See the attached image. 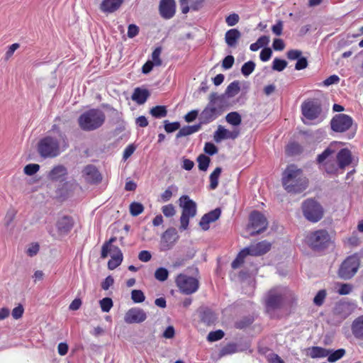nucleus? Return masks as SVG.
<instances>
[{
	"label": "nucleus",
	"mask_w": 363,
	"mask_h": 363,
	"mask_svg": "<svg viewBox=\"0 0 363 363\" xmlns=\"http://www.w3.org/2000/svg\"><path fill=\"white\" fill-rule=\"evenodd\" d=\"M284 189L291 194H300L308 187V181L301 169L294 164L288 165L281 178Z\"/></svg>",
	"instance_id": "f257e3e1"
},
{
	"label": "nucleus",
	"mask_w": 363,
	"mask_h": 363,
	"mask_svg": "<svg viewBox=\"0 0 363 363\" xmlns=\"http://www.w3.org/2000/svg\"><path fill=\"white\" fill-rule=\"evenodd\" d=\"M225 96L213 92L209 95V103L200 114L201 123H208L215 120L223 112Z\"/></svg>",
	"instance_id": "f03ea898"
},
{
	"label": "nucleus",
	"mask_w": 363,
	"mask_h": 363,
	"mask_svg": "<svg viewBox=\"0 0 363 363\" xmlns=\"http://www.w3.org/2000/svg\"><path fill=\"white\" fill-rule=\"evenodd\" d=\"M106 116L99 109H91L83 113L78 118L79 127L85 131H92L99 128L104 123Z\"/></svg>",
	"instance_id": "7ed1b4c3"
},
{
	"label": "nucleus",
	"mask_w": 363,
	"mask_h": 363,
	"mask_svg": "<svg viewBox=\"0 0 363 363\" xmlns=\"http://www.w3.org/2000/svg\"><path fill=\"white\" fill-rule=\"evenodd\" d=\"M37 151L43 158H54L61 152L60 141L52 136L40 139L37 145Z\"/></svg>",
	"instance_id": "20e7f679"
},
{
	"label": "nucleus",
	"mask_w": 363,
	"mask_h": 363,
	"mask_svg": "<svg viewBox=\"0 0 363 363\" xmlns=\"http://www.w3.org/2000/svg\"><path fill=\"white\" fill-rule=\"evenodd\" d=\"M303 216L308 221L316 223L321 220L324 215L322 206L314 199H307L301 206Z\"/></svg>",
	"instance_id": "39448f33"
},
{
	"label": "nucleus",
	"mask_w": 363,
	"mask_h": 363,
	"mask_svg": "<svg viewBox=\"0 0 363 363\" xmlns=\"http://www.w3.org/2000/svg\"><path fill=\"white\" fill-rule=\"evenodd\" d=\"M180 206L182 208V213L180 218V227L181 230L187 229L189 218H193L196 213V204L194 201L191 200L188 196H182L180 199Z\"/></svg>",
	"instance_id": "423d86ee"
},
{
	"label": "nucleus",
	"mask_w": 363,
	"mask_h": 363,
	"mask_svg": "<svg viewBox=\"0 0 363 363\" xmlns=\"http://www.w3.org/2000/svg\"><path fill=\"white\" fill-rule=\"evenodd\" d=\"M330 242V237L325 230H318L310 233L306 237L307 244L315 250L326 248Z\"/></svg>",
	"instance_id": "0eeeda50"
},
{
	"label": "nucleus",
	"mask_w": 363,
	"mask_h": 363,
	"mask_svg": "<svg viewBox=\"0 0 363 363\" xmlns=\"http://www.w3.org/2000/svg\"><path fill=\"white\" fill-rule=\"evenodd\" d=\"M175 281L180 291L186 295L195 293L199 287V281L196 278L184 274H179Z\"/></svg>",
	"instance_id": "6e6552de"
},
{
	"label": "nucleus",
	"mask_w": 363,
	"mask_h": 363,
	"mask_svg": "<svg viewBox=\"0 0 363 363\" xmlns=\"http://www.w3.org/2000/svg\"><path fill=\"white\" fill-rule=\"evenodd\" d=\"M359 260L356 256L348 257L341 264L338 274L343 279L352 278L357 272Z\"/></svg>",
	"instance_id": "1a4fd4ad"
},
{
	"label": "nucleus",
	"mask_w": 363,
	"mask_h": 363,
	"mask_svg": "<svg viewBox=\"0 0 363 363\" xmlns=\"http://www.w3.org/2000/svg\"><path fill=\"white\" fill-rule=\"evenodd\" d=\"M267 225L268 222L264 215L258 211H253L250 216V223L247 228L248 230L253 229V231L250 232V235L254 236L264 231Z\"/></svg>",
	"instance_id": "9d476101"
},
{
	"label": "nucleus",
	"mask_w": 363,
	"mask_h": 363,
	"mask_svg": "<svg viewBox=\"0 0 363 363\" xmlns=\"http://www.w3.org/2000/svg\"><path fill=\"white\" fill-rule=\"evenodd\" d=\"M352 125V119L350 116L340 113L335 115L330 122L331 128L335 132L342 133L348 129Z\"/></svg>",
	"instance_id": "9b49d317"
},
{
	"label": "nucleus",
	"mask_w": 363,
	"mask_h": 363,
	"mask_svg": "<svg viewBox=\"0 0 363 363\" xmlns=\"http://www.w3.org/2000/svg\"><path fill=\"white\" fill-rule=\"evenodd\" d=\"M284 301L283 290L279 288L271 289L266 298V307L269 310H274L282 306Z\"/></svg>",
	"instance_id": "f8f14e48"
},
{
	"label": "nucleus",
	"mask_w": 363,
	"mask_h": 363,
	"mask_svg": "<svg viewBox=\"0 0 363 363\" xmlns=\"http://www.w3.org/2000/svg\"><path fill=\"white\" fill-rule=\"evenodd\" d=\"M301 111L303 116L308 120H314L321 113L320 104L315 101H308L303 103Z\"/></svg>",
	"instance_id": "ddd939ff"
},
{
	"label": "nucleus",
	"mask_w": 363,
	"mask_h": 363,
	"mask_svg": "<svg viewBox=\"0 0 363 363\" xmlns=\"http://www.w3.org/2000/svg\"><path fill=\"white\" fill-rule=\"evenodd\" d=\"M179 238L175 228H170L164 232L161 237L160 249L162 251L170 250Z\"/></svg>",
	"instance_id": "4468645a"
},
{
	"label": "nucleus",
	"mask_w": 363,
	"mask_h": 363,
	"mask_svg": "<svg viewBox=\"0 0 363 363\" xmlns=\"http://www.w3.org/2000/svg\"><path fill=\"white\" fill-rule=\"evenodd\" d=\"M146 318V313L140 308H132L124 315V321L128 324L140 323L145 321Z\"/></svg>",
	"instance_id": "2eb2a0df"
},
{
	"label": "nucleus",
	"mask_w": 363,
	"mask_h": 363,
	"mask_svg": "<svg viewBox=\"0 0 363 363\" xmlns=\"http://www.w3.org/2000/svg\"><path fill=\"white\" fill-rule=\"evenodd\" d=\"M83 177L86 182L92 184H99L102 176L96 167L92 164L86 165L82 171Z\"/></svg>",
	"instance_id": "dca6fc26"
},
{
	"label": "nucleus",
	"mask_w": 363,
	"mask_h": 363,
	"mask_svg": "<svg viewBox=\"0 0 363 363\" xmlns=\"http://www.w3.org/2000/svg\"><path fill=\"white\" fill-rule=\"evenodd\" d=\"M174 0H161L159 10L161 16L165 19L172 18L175 13Z\"/></svg>",
	"instance_id": "f3484780"
},
{
	"label": "nucleus",
	"mask_w": 363,
	"mask_h": 363,
	"mask_svg": "<svg viewBox=\"0 0 363 363\" xmlns=\"http://www.w3.org/2000/svg\"><path fill=\"white\" fill-rule=\"evenodd\" d=\"M240 131L238 130H234L233 131L228 130L221 125H219L218 130L214 133V140L216 143H219L223 140L225 139H235L238 137Z\"/></svg>",
	"instance_id": "a211bd4d"
},
{
	"label": "nucleus",
	"mask_w": 363,
	"mask_h": 363,
	"mask_svg": "<svg viewBox=\"0 0 363 363\" xmlns=\"http://www.w3.org/2000/svg\"><path fill=\"white\" fill-rule=\"evenodd\" d=\"M220 208H216L202 216L199 225L203 230L209 229V224L217 220L220 216Z\"/></svg>",
	"instance_id": "6ab92c4d"
},
{
	"label": "nucleus",
	"mask_w": 363,
	"mask_h": 363,
	"mask_svg": "<svg viewBox=\"0 0 363 363\" xmlns=\"http://www.w3.org/2000/svg\"><path fill=\"white\" fill-rule=\"evenodd\" d=\"M271 248V243L264 240L258 242L256 245H252L248 247H246L250 255L252 256H260L267 253Z\"/></svg>",
	"instance_id": "aec40b11"
},
{
	"label": "nucleus",
	"mask_w": 363,
	"mask_h": 363,
	"mask_svg": "<svg viewBox=\"0 0 363 363\" xmlns=\"http://www.w3.org/2000/svg\"><path fill=\"white\" fill-rule=\"evenodd\" d=\"M336 157L338 167L341 169H344L347 166L352 163L354 160L351 152L347 148L342 149L337 153Z\"/></svg>",
	"instance_id": "412c9836"
},
{
	"label": "nucleus",
	"mask_w": 363,
	"mask_h": 363,
	"mask_svg": "<svg viewBox=\"0 0 363 363\" xmlns=\"http://www.w3.org/2000/svg\"><path fill=\"white\" fill-rule=\"evenodd\" d=\"M74 225L73 219L67 216L60 218L56 224L58 232L61 235L67 234L71 230Z\"/></svg>",
	"instance_id": "4be33fe9"
},
{
	"label": "nucleus",
	"mask_w": 363,
	"mask_h": 363,
	"mask_svg": "<svg viewBox=\"0 0 363 363\" xmlns=\"http://www.w3.org/2000/svg\"><path fill=\"white\" fill-rule=\"evenodd\" d=\"M123 0H103L100 9L104 13H113L121 6Z\"/></svg>",
	"instance_id": "5701e85b"
},
{
	"label": "nucleus",
	"mask_w": 363,
	"mask_h": 363,
	"mask_svg": "<svg viewBox=\"0 0 363 363\" xmlns=\"http://www.w3.org/2000/svg\"><path fill=\"white\" fill-rule=\"evenodd\" d=\"M240 32L235 29H230L228 30L225 35V43L229 47L235 48L237 45L238 40L240 38Z\"/></svg>",
	"instance_id": "b1692460"
},
{
	"label": "nucleus",
	"mask_w": 363,
	"mask_h": 363,
	"mask_svg": "<svg viewBox=\"0 0 363 363\" xmlns=\"http://www.w3.org/2000/svg\"><path fill=\"white\" fill-rule=\"evenodd\" d=\"M183 13H187L190 9L197 10L203 0H179Z\"/></svg>",
	"instance_id": "393cba45"
},
{
	"label": "nucleus",
	"mask_w": 363,
	"mask_h": 363,
	"mask_svg": "<svg viewBox=\"0 0 363 363\" xmlns=\"http://www.w3.org/2000/svg\"><path fill=\"white\" fill-rule=\"evenodd\" d=\"M352 332L355 337L363 340V315L354 320L352 324Z\"/></svg>",
	"instance_id": "a878e982"
},
{
	"label": "nucleus",
	"mask_w": 363,
	"mask_h": 363,
	"mask_svg": "<svg viewBox=\"0 0 363 363\" xmlns=\"http://www.w3.org/2000/svg\"><path fill=\"white\" fill-rule=\"evenodd\" d=\"M67 174L66 167L63 165H57L54 167L48 174V178L52 181H57Z\"/></svg>",
	"instance_id": "bb28decb"
},
{
	"label": "nucleus",
	"mask_w": 363,
	"mask_h": 363,
	"mask_svg": "<svg viewBox=\"0 0 363 363\" xmlns=\"http://www.w3.org/2000/svg\"><path fill=\"white\" fill-rule=\"evenodd\" d=\"M330 352L331 350L320 347H312L308 349L307 354L311 358L325 357Z\"/></svg>",
	"instance_id": "cd10ccee"
},
{
	"label": "nucleus",
	"mask_w": 363,
	"mask_h": 363,
	"mask_svg": "<svg viewBox=\"0 0 363 363\" xmlns=\"http://www.w3.org/2000/svg\"><path fill=\"white\" fill-rule=\"evenodd\" d=\"M149 96V91L147 89L136 88L132 95V99L138 104H143Z\"/></svg>",
	"instance_id": "c85d7f7f"
},
{
	"label": "nucleus",
	"mask_w": 363,
	"mask_h": 363,
	"mask_svg": "<svg viewBox=\"0 0 363 363\" xmlns=\"http://www.w3.org/2000/svg\"><path fill=\"white\" fill-rule=\"evenodd\" d=\"M200 128L201 125L199 124L184 126L182 128L179 129V132L177 133V138H179L191 135L197 132Z\"/></svg>",
	"instance_id": "c756f323"
},
{
	"label": "nucleus",
	"mask_w": 363,
	"mask_h": 363,
	"mask_svg": "<svg viewBox=\"0 0 363 363\" xmlns=\"http://www.w3.org/2000/svg\"><path fill=\"white\" fill-rule=\"evenodd\" d=\"M240 90V83L238 81H234L230 83L226 90L225 94H223L225 97L228 96V97H233L237 95Z\"/></svg>",
	"instance_id": "7c9ffc66"
},
{
	"label": "nucleus",
	"mask_w": 363,
	"mask_h": 363,
	"mask_svg": "<svg viewBox=\"0 0 363 363\" xmlns=\"http://www.w3.org/2000/svg\"><path fill=\"white\" fill-rule=\"evenodd\" d=\"M269 43V38L267 35H262L257 40L250 45V50L253 52L258 50L259 48L267 45Z\"/></svg>",
	"instance_id": "2f4dec72"
},
{
	"label": "nucleus",
	"mask_w": 363,
	"mask_h": 363,
	"mask_svg": "<svg viewBox=\"0 0 363 363\" xmlns=\"http://www.w3.org/2000/svg\"><path fill=\"white\" fill-rule=\"evenodd\" d=\"M222 169L219 167H216L215 170L210 175V189H215L218 185V179L221 174Z\"/></svg>",
	"instance_id": "473e14b6"
},
{
	"label": "nucleus",
	"mask_w": 363,
	"mask_h": 363,
	"mask_svg": "<svg viewBox=\"0 0 363 363\" xmlns=\"http://www.w3.org/2000/svg\"><path fill=\"white\" fill-rule=\"evenodd\" d=\"M249 255V252L246 248L243 249L237 256L235 259L232 262L231 267L233 269L239 268L244 262L245 257Z\"/></svg>",
	"instance_id": "72a5a7b5"
},
{
	"label": "nucleus",
	"mask_w": 363,
	"mask_h": 363,
	"mask_svg": "<svg viewBox=\"0 0 363 363\" xmlns=\"http://www.w3.org/2000/svg\"><path fill=\"white\" fill-rule=\"evenodd\" d=\"M226 121L233 125H239L241 122V116L238 112H230L225 116Z\"/></svg>",
	"instance_id": "f704fd0d"
},
{
	"label": "nucleus",
	"mask_w": 363,
	"mask_h": 363,
	"mask_svg": "<svg viewBox=\"0 0 363 363\" xmlns=\"http://www.w3.org/2000/svg\"><path fill=\"white\" fill-rule=\"evenodd\" d=\"M150 112L155 118L165 117L167 114L166 107L164 106H156L151 108Z\"/></svg>",
	"instance_id": "c9c22d12"
},
{
	"label": "nucleus",
	"mask_w": 363,
	"mask_h": 363,
	"mask_svg": "<svg viewBox=\"0 0 363 363\" xmlns=\"http://www.w3.org/2000/svg\"><path fill=\"white\" fill-rule=\"evenodd\" d=\"M197 162L199 163V169L201 171H206L209 166L211 160L205 155H200L197 158Z\"/></svg>",
	"instance_id": "e433bc0d"
},
{
	"label": "nucleus",
	"mask_w": 363,
	"mask_h": 363,
	"mask_svg": "<svg viewBox=\"0 0 363 363\" xmlns=\"http://www.w3.org/2000/svg\"><path fill=\"white\" fill-rule=\"evenodd\" d=\"M144 211V206L142 203L138 202H133L130 205V213L133 216H138Z\"/></svg>",
	"instance_id": "4c0bfd02"
},
{
	"label": "nucleus",
	"mask_w": 363,
	"mask_h": 363,
	"mask_svg": "<svg viewBox=\"0 0 363 363\" xmlns=\"http://www.w3.org/2000/svg\"><path fill=\"white\" fill-rule=\"evenodd\" d=\"M345 350L344 349H339L333 352L331 351L328 355V360L330 362H335L341 359L345 355Z\"/></svg>",
	"instance_id": "58836bf2"
},
{
	"label": "nucleus",
	"mask_w": 363,
	"mask_h": 363,
	"mask_svg": "<svg viewBox=\"0 0 363 363\" xmlns=\"http://www.w3.org/2000/svg\"><path fill=\"white\" fill-rule=\"evenodd\" d=\"M255 68V63L252 61H248L242 66L241 72L244 76L247 77L254 71Z\"/></svg>",
	"instance_id": "ea45409f"
},
{
	"label": "nucleus",
	"mask_w": 363,
	"mask_h": 363,
	"mask_svg": "<svg viewBox=\"0 0 363 363\" xmlns=\"http://www.w3.org/2000/svg\"><path fill=\"white\" fill-rule=\"evenodd\" d=\"M169 272L167 269L164 267L158 268L155 272V277L160 281H164L167 279Z\"/></svg>",
	"instance_id": "a19ab883"
},
{
	"label": "nucleus",
	"mask_w": 363,
	"mask_h": 363,
	"mask_svg": "<svg viewBox=\"0 0 363 363\" xmlns=\"http://www.w3.org/2000/svg\"><path fill=\"white\" fill-rule=\"evenodd\" d=\"M16 215V211L14 208H10L6 212V214L4 218V225L7 228L11 225L15 219Z\"/></svg>",
	"instance_id": "79ce46f5"
},
{
	"label": "nucleus",
	"mask_w": 363,
	"mask_h": 363,
	"mask_svg": "<svg viewBox=\"0 0 363 363\" xmlns=\"http://www.w3.org/2000/svg\"><path fill=\"white\" fill-rule=\"evenodd\" d=\"M131 298L134 303H142L145 301V296L141 290L134 289L131 292Z\"/></svg>",
	"instance_id": "37998d69"
},
{
	"label": "nucleus",
	"mask_w": 363,
	"mask_h": 363,
	"mask_svg": "<svg viewBox=\"0 0 363 363\" xmlns=\"http://www.w3.org/2000/svg\"><path fill=\"white\" fill-rule=\"evenodd\" d=\"M286 66L287 62L286 60L275 58L273 61L272 69L278 72H281Z\"/></svg>",
	"instance_id": "c03bdc74"
},
{
	"label": "nucleus",
	"mask_w": 363,
	"mask_h": 363,
	"mask_svg": "<svg viewBox=\"0 0 363 363\" xmlns=\"http://www.w3.org/2000/svg\"><path fill=\"white\" fill-rule=\"evenodd\" d=\"M326 295L327 293L325 289L320 290L313 298L314 304L318 306H322L326 297Z\"/></svg>",
	"instance_id": "a18cd8bd"
},
{
	"label": "nucleus",
	"mask_w": 363,
	"mask_h": 363,
	"mask_svg": "<svg viewBox=\"0 0 363 363\" xmlns=\"http://www.w3.org/2000/svg\"><path fill=\"white\" fill-rule=\"evenodd\" d=\"M162 52V48L160 47L156 48L152 53V62H154L155 66H160L162 65V60L160 59V55Z\"/></svg>",
	"instance_id": "49530a36"
},
{
	"label": "nucleus",
	"mask_w": 363,
	"mask_h": 363,
	"mask_svg": "<svg viewBox=\"0 0 363 363\" xmlns=\"http://www.w3.org/2000/svg\"><path fill=\"white\" fill-rule=\"evenodd\" d=\"M224 336V332L221 330L213 331L208 333L207 339L210 342H215L222 339Z\"/></svg>",
	"instance_id": "de8ad7c7"
},
{
	"label": "nucleus",
	"mask_w": 363,
	"mask_h": 363,
	"mask_svg": "<svg viewBox=\"0 0 363 363\" xmlns=\"http://www.w3.org/2000/svg\"><path fill=\"white\" fill-rule=\"evenodd\" d=\"M99 303L101 308L104 312H108L113 306V301L111 298H104Z\"/></svg>",
	"instance_id": "09e8293b"
},
{
	"label": "nucleus",
	"mask_w": 363,
	"mask_h": 363,
	"mask_svg": "<svg viewBox=\"0 0 363 363\" xmlns=\"http://www.w3.org/2000/svg\"><path fill=\"white\" fill-rule=\"evenodd\" d=\"M40 169V165L38 164H29L25 166L24 173L26 175L32 176L35 174Z\"/></svg>",
	"instance_id": "8fccbe9b"
},
{
	"label": "nucleus",
	"mask_w": 363,
	"mask_h": 363,
	"mask_svg": "<svg viewBox=\"0 0 363 363\" xmlns=\"http://www.w3.org/2000/svg\"><path fill=\"white\" fill-rule=\"evenodd\" d=\"M238 352V347L234 343H230L225 346L222 350H221V354L222 355H227L233 354L235 352Z\"/></svg>",
	"instance_id": "3c124183"
},
{
	"label": "nucleus",
	"mask_w": 363,
	"mask_h": 363,
	"mask_svg": "<svg viewBox=\"0 0 363 363\" xmlns=\"http://www.w3.org/2000/svg\"><path fill=\"white\" fill-rule=\"evenodd\" d=\"M116 240V238L112 237L110 238V240L108 242H105L103 245L102 249H101V257L102 258H106L108 256V247L110 245H112L111 244L113 242H114Z\"/></svg>",
	"instance_id": "603ef678"
},
{
	"label": "nucleus",
	"mask_w": 363,
	"mask_h": 363,
	"mask_svg": "<svg viewBox=\"0 0 363 363\" xmlns=\"http://www.w3.org/2000/svg\"><path fill=\"white\" fill-rule=\"evenodd\" d=\"M180 128V123L179 122L169 123L167 121H164V129L167 133H172Z\"/></svg>",
	"instance_id": "864d4df0"
},
{
	"label": "nucleus",
	"mask_w": 363,
	"mask_h": 363,
	"mask_svg": "<svg viewBox=\"0 0 363 363\" xmlns=\"http://www.w3.org/2000/svg\"><path fill=\"white\" fill-rule=\"evenodd\" d=\"M162 211L166 217H172L176 213L174 207L172 204L164 206L162 208Z\"/></svg>",
	"instance_id": "5fc2aeb1"
},
{
	"label": "nucleus",
	"mask_w": 363,
	"mask_h": 363,
	"mask_svg": "<svg viewBox=\"0 0 363 363\" xmlns=\"http://www.w3.org/2000/svg\"><path fill=\"white\" fill-rule=\"evenodd\" d=\"M338 165L337 164H335L332 161H327L325 164V171L327 172V173L328 174H335L336 173L337 169H338Z\"/></svg>",
	"instance_id": "6e6d98bb"
},
{
	"label": "nucleus",
	"mask_w": 363,
	"mask_h": 363,
	"mask_svg": "<svg viewBox=\"0 0 363 363\" xmlns=\"http://www.w3.org/2000/svg\"><path fill=\"white\" fill-rule=\"evenodd\" d=\"M216 319L215 314L211 311H206L204 312L203 320L208 324L213 323Z\"/></svg>",
	"instance_id": "4d7b16f0"
},
{
	"label": "nucleus",
	"mask_w": 363,
	"mask_h": 363,
	"mask_svg": "<svg viewBox=\"0 0 363 363\" xmlns=\"http://www.w3.org/2000/svg\"><path fill=\"white\" fill-rule=\"evenodd\" d=\"M204 151L210 155H213L218 152V148L214 144L206 143L204 147Z\"/></svg>",
	"instance_id": "13d9d810"
},
{
	"label": "nucleus",
	"mask_w": 363,
	"mask_h": 363,
	"mask_svg": "<svg viewBox=\"0 0 363 363\" xmlns=\"http://www.w3.org/2000/svg\"><path fill=\"white\" fill-rule=\"evenodd\" d=\"M234 63V57L232 55H228L226 56L222 62V67L225 69H228L231 68Z\"/></svg>",
	"instance_id": "bf43d9fd"
},
{
	"label": "nucleus",
	"mask_w": 363,
	"mask_h": 363,
	"mask_svg": "<svg viewBox=\"0 0 363 363\" xmlns=\"http://www.w3.org/2000/svg\"><path fill=\"white\" fill-rule=\"evenodd\" d=\"M352 290V285L349 284H341L340 289L337 292L340 295L349 294Z\"/></svg>",
	"instance_id": "052dcab7"
},
{
	"label": "nucleus",
	"mask_w": 363,
	"mask_h": 363,
	"mask_svg": "<svg viewBox=\"0 0 363 363\" xmlns=\"http://www.w3.org/2000/svg\"><path fill=\"white\" fill-rule=\"evenodd\" d=\"M272 51L269 48H264L260 52V59L263 62L269 60L272 56Z\"/></svg>",
	"instance_id": "680f3d73"
},
{
	"label": "nucleus",
	"mask_w": 363,
	"mask_h": 363,
	"mask_svg": "<svg viewBox=\"0 0 363 363\" xmlns=\"http://www.w3.org/2000/svg\"><path fill=\"white\" fill-rule=\"evenodd\" d=\"M23 307L21 304H19L18 306L14 308L12 311V316L14 319H19L22 317L23 314Z\"/></svg>",
	"instance_id": "e2e57ef3"
},
{
	"label": "nucleus",
	"mask_w": 363,
	"mask_h": 363,
	"mask_svg": "<svg viewBox=\"0 0 363 363\" xmlns=\"http://www.w3.org/2000/svg\"><path fill=\"white\" fill-rule=\"evenodd\" d=\"M284 23L282 21H279L277 24L272 27V32L277 36H280L282 34Z\"/></svg>",
	"instance_id": "0e129e2a"
},
{
	"label": "nucleus",
	"mask_w": 363,
	"mask_h": 363,
	"mask_svg": "<svg viewBox=\"0 0 363 363\" xmlns=\"http://www.w3.org/2000/svg\"><path fill=\"white\" fill-rule=\"evenodd\" d=\"M226 23L229 26H233L239 21V16L236 13L229 15L225 19Z\"/></svg>",
	"instance_id": "69168bd1"
},
{
	"label": "nucleus",
	"mask_w": 363,
	"mask_h": 363,
	"mask_svg": "<svg viewBox=\"0 0 363 363\" xmlns=\"http://www.w3.org/2000/svg\"><path fill=\"white\" fill-rule=\"evenodd\" d=\"M308 66V61L306 57H299L298 61L295 65V69L297 70H301L306 68Z\"/></svg>",
	"instance_id": "338daca9"
},
{
	"label": "nucleus",
	"mask_w": 363,
	"mask_h": 363,
	"mask_svg": "<svg viewBox=\"0 0 363 363\" xmlns=\"http://www.w3.org/2000/svg\"><path fill=\"white\" fill-rule=\"evenodd\" d=\"M272 47L275 50H283L285 48L284 41L280 38H276L273 41Z\"/></svg>",
	"instance_id": "774afa93"
}]
</instances>
